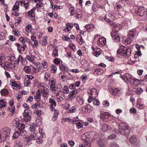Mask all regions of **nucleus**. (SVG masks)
Returning <instances> with one entry per match:
<instances>
[{"instance_id":"69168bd1","label":"nucleus","mask_w":147,"mask_h":147,"mask_svg":"<svg viewBox=\"0 0 147 147\" xmlns=\"http://www.w3.org/2000/svg\"><path fill=\"white\" fill-rule=\"evenodd\" d=\"M35 99L37 100H39L40 99V93L39 92L36 93V94L35 96Z\"/></svg>"},{"instance_id":"4be33fe9","label":"nucleus","mask_w":147,"mask_h":147,"mask_svg":"<svg viewBox=\"0 0 147 147\" xmlns=\"http://www.w3.org/2000/svg\"><path fill=\"white\" fill-rule=\"evenodd\" d=\"M110 115V114L108 112H100V115L99 117H100L101 119L107 118V117Z\"/></svg>"},{"instance_id":"49530a36","label":"nucleus","mask_w":147,"mask_h":147,"mask_svg":"<svg viewBox=\"0 0 147 147\" xmlns=\"http://www.w3.org/2000/svg\"><path fill=\"white\" fill-rule=\"evenodd\" d=\"M13 32L14 35L17 36H19L20 32L18 31V30L16 29H14L13 30Z\"/></svg>"},{"instance_id":"0eeeda50","label":"nucleus","mask_w":147,"mask_h":147,"mask_svg":"<svg viewBox=\"0 0 147 147\" xmlns=\"http://www.w3.org/2000/svg\"><path fill=\"white\" fill-rule=\"evenodd\" d=\"M10 130L9 127H5L0 131V142L4 141L9 136Z\"/></svg>"},{"instance_id":"2f4dec72","label":"nucleus","mask_w":147,"mask_h":147,"mask_svg":"<svg viewBox=\"0 0 147 147\" xmlns=\"http://www.w3.org/2000/svg\"><path fill=\"white\" fill-rule=\"evenodd\" d=\"M44 80L46 82H47L48 80L49 81V78L51 77V75L50 73H49L45 72L44 75Z\"/></svg>"},{"instance_id":"4d7b16f0","label":"nucleus","mask_w":147,"mask_h":147,"mask_svg":"<svg viewBox=\"0 0 147 147\" xmlns=\"http://www.w3.org/2000/svg\"><path fill=\"white\" fill-rule=\"evenodd\" d=\"M75 124H76L77 128L78 129L82 128L83 127V124L80 122H78Z\"/></svg>"},{"instance_id":"338daca9","label":"nucleus","mask_w":147,"mask_h":147,"mask_svg":"<svg viewBox=\"0 0 147 147\" xmlns=\"http://www.w3.org/2000/svg\"><path fill=\"white\" fill-rule=\"evenodd\" d=\"M21 63L23 65H25L27 64V62L26 59L24 58L23 57L21 61Z\"/></svg>"},{"instance_id":"e2e57ef3","label":"nucleus","mask_w":147,"mask_h":147,"mask_svg":"<svg viewBox=\"0 0 147 147\" xmlns=\"http://www.w3.org/2000/svg\"><path fill=\"white\" fill-rule=\"evenodd\" d=\"M76 111L77 109L74 107H72L69 110L71 113L75 112Z\"/></svg>"},{"instance_id":"603ef678","label":"nucleus","mask_w":147,"mask_h":147,"mask_svg":"<svg viewBox=\"0 0 147 147\" xmlns=\"http://www.w3.org/2000/svg\"><path fill=\"white\" fill-rule=\"evenodd\" d=\"M12 86L14 87H16L18 89H20V85L16 82H12Z\"/></svg>"},{"instance_id":"bb28decb","label":"nucleus","mask_w":147,"mask_h":147,"mask_svg":"<svg viewBox=\"0 0 147 147\" xmlns=\"http://www.w3.org/2000/svg\"><path fill=\"white\" fill-rule=\"evenodd\" d=\"M53 111H54V114L52 118V120L53 121H54L57 118L58 116L59 113V111L58 109H57L54 110Z\"/></svg>"},{"instance_id":"f03ea898","label":"nucleus","mask_w":147,"mask_h":147,"mask_svg":"<svg viewBox=\"0 0 147 147\" xmlns=\"http://www.w3.org/2000/svg\"><path fill=\"white\" fill-rule=\"evenodd\" d=\"M44 137L43 136H38L32 133L29 136H26L25 138L24 141L27 143L32 140H36V142L38 144H42L43 142Z\"/></svg>"},{"instance_id":"473e14b6","label":"nucleus","mask_w":147,"mask_h":147,"mask_svg":"<svg viewBox=\"0 0 147 147\" xmlns=\"http://www.w3.org/2000/svg\"><path fill=\"white\" fill-rule=\"evenodd\" d=\"M83 63H82V67H84V69L86 72H87L88 71H89L90 69V65L88 63L86 65H86H84Z\"/></svg>"},{"instance_id":"f704fd0d","label":"nucleus","mask_w":147,"mask_h":147,"mask_svg":"<svg viewBox=\"0 0 147 147\" xmlns=\"http://www.w3.org/2000/svg\"><path fill=\"white\" fill-rule=\"evenodd\" d=\"M61 92L65 94H68L69 92V88L68 86H64Z\"/></svg>"},{"instance_id":"de8ad7c7","label":"nucleus","mask_w":147,"mask_h":147,"mask_svg":"<svg viewBox=\"0 0 147 147\" xmlns=\"http://www.w3.org/2000/svg\"><path fill=\"white\" fill-rule=\"evenodd\" d=\"M20 3L21 5L23 4L26 9H27L28 8V7L29 6V3H25L24 1H20Z\"/></svg>"},{"instance_id":"bf43d9fd","label":"nucleus","mask_w":147,"mask_h":147,"mask_svg":"<svg viewBox=\"0 0 147 147\" xmlns=\"http://www.w3.org/2000/svg\"><path fill=\"white\" fill-rule=\"evenodd\" d=\"M76 98L77 101L80 105H82L83 104L84 101L83 99L80 98H79V99H78V98Z\"/></svg>"},{"instance_id":"58836bf2","label":"nucleus","mask_w":147,"mask_h":147,"mask_svg":"<svg viewBox=\"0 0 147 147\" xmlns=\"http://www.w3.org/2000/svg\"><path fill=\"white\" fill-rule=\"evenodd\" d=\"M40 106V104L39 102H37L32 106V108L33 109H35L39 108Z\"/></svg>"},{"instance_id":"c03bdc74","label":"nucleus","mask_w":147,"mask_h":147,"mask_svg":"<svg viewBox=\"0 0 147 147\" xmlns=\"http://www.w3.org/2000/svg\"><path fill=\"white\" fill-rule=\"evenodd\" d=\"M60 68L62 71H67L68 70V69L66 66L63 65H62L60 67Z\"/></svg>"},{"instance_id":"b1692460","label":"nucleus","mask_w":147,"mask_h":147,"mask_svg":"<svg viewBox=\"0 0 147 147\" xmlns=\"http://www.w3.org/2000/svg\"><path fill=\"white\" fill-rule=\"evenodd\" d=\"M103 73V70L99 68L94 69L93 71V73L95 75H101Z\"/></svg>"},{"instance_id":"393cba45","label":"nucleus","mask_w":147,"mask_h":147,"mask_svg":"<svg viewBox=\"0 0 147 147\" xmlns=\"http://www.w3.org/2000/svg\"><path fill=\"white\" fill-rule=\"evenodd\" d=\"M129 142L131 144H135L138 142V139L135 136H133L129 138Z\"/></svg>"},{"instance_id":"f8f14e48","label":"nucleus","mask_w":147,"mask_h":147,"mask_svg":"<svg viewBox=\"0 0 147 147\" xmlns=\"http://www.w3.org/2000/svg\"><path fill=\"white\" fill-rule=\"evenodd\" d=\"M49 102L50 103L49 107L51 111H53L54 110H56L55 108V107L57 106L55 101L51 98H49Z\"/></svg>"},{"instance_id":"7ed1b4c3","label":"nucleus","mask_w":147,"mask_h":147,"mask_svg":"<svg viewBox=\"0 0 147 147\" xmlns=\"http://www.w3.org/2000/svg\"><path fill=\"white\" fill-rule=\"evenodd\" d=\"M29 130L30 131L36 135H38V136H43V137H45V134L42 128H41L36 124L32 123L31 124L29 128Z\"/></svg>"},{"instance_id":"3c124183","label":"nucleus","mask_w":147,"mask_h":147,"mask_svg":"<svg viewBox=\"0 0 147 147\" xmlns=\"http://www.w3.org/2000/svg\"><path fill=\"white\" fill-rule=\"evenodd\" d=\"M34 113L36 114L38 116H40L42 113L41 110H36L34 111Z\"/></svg>"},{"instance_id":"ddd939ff","label":"nucleus","mask_w":147,"mask_h":147,"mask_svg":"<svg viewBox=\"0 0 147 147\" xmlns=\"http://www.w3.org/2000/svg\"><path fill=\"white\" fill-rule=\"evenodd\" d=\"M135 12L138 16H142L145 13L144 8L142 7H139L137 9H135Z\"/></svg>"},{"instance_id":"2eb2a0df","label":"nucleus","mask_w":147,"mask_h":147,"mask_svg":"<svg viewBox=\"0 0 147 147\" xmlns=\"http://www.w3.org/2000/svg\"><path fill=\"white\" fill-rule=\"evenodd\" d=\"M78 93V90H77L73 89L72 91L69 93V95L68 100L70 101L71 100L74 99Z\"/></svg>"},{"instance_id":"37998d69","label":"nucleus","mask_w":147,"mask_h":147,"mask_svg":"<svg viewBox=\"0 0 147 147\" xmlns=\"http://www.w3.org/2000/svg\"><path fill=\"white\" fill-rule=\"evenodd\" d=\"M136 31L134 30H132L129 31V35L130 36L134 37L136 34Z\"/></svg>"},{"instance_id":"6e6d98bb","label":"nucleus","mask_w":147,"mask_h":147,"mask_svg":"<svg viewBox=\"0 0 147 147\" xmlns=\"http://www.w3.org/2000/svg\"><path fill=\"white\" fill-rule=\"evenodd\" d=\"M108 125L107 124H104L102 126L101 129L104 131H105L107 130Z\"/></svg>"},{"instance_id":"39448f33","label":"nucleus","mask_w":147,"mask_h":147,"mask_svg":"<svg viewBox=\"0 0 147 147\" xmlns=\"http://www.w3.org/2000/svg\"><path fill=\"white\" fill-rule=\"evenodd\" d=\"M118 131L117 133L127 136L129 133L130 130L129 127L126 124L122 123H120L119 125Z\"/></svg>"},{"instance_id":"6ab92c4d","label":"nucleus","mask_w":147,"mask_h":147,"mask_svg":"<svg viewBox=\"0 0 147 147\" xmlns=\"http://www.w3.org/2000/svg\"><path fill=\"white\" fill-rule=\"evenodd\" d=\"M15 45L18 48V50L20 53L21 52V51H24L25 48H26V45L25 44H23L22 46L19 43H16Z\"/></svg>"},{"instance_id":"a211bd4d","label":"nucleus","mask_w":147,"mask_h":147,"mask_svg":"<svg viewBox=\"0 0 147 147\" xmlns=\"http://www.w3.org/2000/svg\"><path fill=\"white\" fill-rule=\"evenodd\" d=\"M106 39L104 38H99L97 41L98 46L101 47H103L106 43Z\"/></svg>"},{"instance_id":"a878e982","label":"nucleus","mask_w":147,"mask_h":147,"mask_svg":"<svg viewBox=\"0 0 147 147\" xmlns=\"http://www.w3.org/2000/svg\"><path fill=\"white\" fill-rule=\"evenodd\" d=\"M47 36H44L42 38V41L40 42L39 44L43 46H46L47 44Z\"/></svg>"},{"instance_id":"6e6552de","label":"nucleus","mask_w":147,"mask_h":147,"mask_svg":"<svg viewBox=\"0 0 147 147\" xmlns=\"http://www.w3.org/2000/svg\"><path fill=\"white\" fill-rule=\"evenodd\" d=\"M26 73H37L39 72V69L32 65L25 66L23 69Z\"/></svg>"},{"instance_id":"9d476101","label":"nucleus","mask_w":147,"mask_h":147,"mask_svg":"<svg viewBox=\"0 0 147 147\" xmlns=\"http://www.w3.org/2000/svg\"><path fill=\"white\" fill-rule=\"evenodd\" d=\"M31 115V111L29 109H26L25 110L23 115L24 119L27 122L30 121Z\"/></svg>"},{"instance_id":"09e8293b","label":"nucleus","mask_w":147,"mask_h":147,"mask_svg":"<svg viewBox=\"0 0 147 147\" xmlns=\"http://www.w3.org/2000/svg\"><path fill=\"white\" fill-rule=\"evenodd\" d=\"M5 59L4 55L3 53H0V65L3 64L2 60Z\"/></svg>"},{"instance_id":"20e7f679","label":"nucleus","mask_w":147,"mask_h":147,"mask_svg":"<svg viewBox=\"0 0 147 147\" xmlns=\"http://www.w3.org/2000/svg\"><path fill=\"white\" fill-rule=\"evenodd\" d=\"M16 59L13 56L11 57L10 60L8 61L5 62L4 64V67L5 69H15L17 67Z\"/></svg>"},{"instance_id":"0e129e2a","label":"nucleus","mask_w":147,"mask_h":147,"mask_svg":"<svg viewBox=\"0 0 147 147\" xmlns=\"http://www.w3.org/2000/svg\"><path fill=\"white\" fill-rule=\"evenodd\" d=\"M143 89L140 88H138L136 91V93L139 94L143 92Z\"/></svg>"},{"instance_id":"c85d7f7f","label":"nucleus","mask_w":147,"mask_h":147,"mask_svg":"<svg viewBox=\"0 0 147 147\" xmlns=\"http://www.w3.org/2000/svg\"><path fill=\"white\" fill-rule=\"evenodd\" d=\"M85 28L88 31H92L94 28V26L92 24H88L85 26Z\"/></svg>"},{"instance_id":"c756f323","label":"nucleus","mask_w":147,"mask_h":147,"mask_svg":"<svg viewBox=\"0 0 147 147\" xmlns=\"http://www.w3.org/2000/svg\"><path fill=\"white\" fill-rule=\"evenodd\" d=\"M36 8L35 7H33L30 11L28 13V15L30 17H33L34 16V12L35 11Z\"/></svg>"},{"instance_id":"c9c22d12","label":"nucleus","mask_w":147,"mask_h":147,"mask_svg":"<svg viewBox=\"0 0 147 147\" xmlns=\"http://www.w3.org/2000/svg\"><path fill=\"white\" fill-rule=\"evenodd\" d=\"M1 93L2 96H5L8 94V91L6 89H3L1 91Z\"/></svg>"},{"instance_id":"7c9ffc66","label":"nucleus","mask_w":147,"mask_h":147,"mask_svg":"<svg viewBox=\"0 0 147 147\" xmlns=\"http://www.w3.org/2000/svg\"><path fill=\"white\" fill-rule=\"evenodd\" d=\"M7 105L6 101L3 99L0 100V108L5 107Z\"/></svg>"},{"instance_id":"412c9836","label":"nucleus","mask_w":147,"mask_h":147,"mask_svg":"<svg viewBox=\"0 0 147 147\" xmlns=\"http://www.w3.org/2000/svg\"><path fill=\"white\" fill-rule=\"evenodd\" d=\"M109 89L110 92L112 93V94L114 95H115L118 94L120 93V92L119 90L113 87H111Z\"/></svg>"},{"instance_id":"1a4fd4ad","label":"nucleus","mask_w":147,"mask_h":147,"mask_svg":"<svg viewBox=\"0 0 147 147\" xmlns=\"http://www.w3.org/2000/svg\"><path fill=\"white\" fill-rule=\"evenodd\" d=\"M50 89L52 92H55L57 91V88L56 87V80L54 78H52L49 80Z\"/></svg>"},{"instance_id":"4468645a","label":"nucleus","mask_w":147,"mask_h":147,"mask_svg":"<svg viewBox=\"0 0 147 147\" xmlns=\"http://www.w3.org/2000/svg\"><path fill=\"white\" fill-rule=\"evenodd\" d=\"M88 135L89 138L92 140H95L98 136V134L94 131L88 132Z\"/></svg>"},{"instance_id":"5701e85b","label":"nucleus","mask_w":147,"mask_h":147,"mask_svg":"<svg viewBox=\"0 0 147 147\" xmlns=\"http://www.w3.org/2000/svg\"><path fill=\"white\" fill-rule=\"evenodd\" d=\"M110 24L111 26H113L115 28V30L116 31L119 30L121 27V26L120 25L114 23L113 22H110Z\"/></svg>"},{"instance_id":"f257e3e1","label":"nucleus","mask_w":147,"mask_h":147,"mask_svg":"<svg viewBox=\"0 0 147 147\" xmlns=\"http://www.w3.org/2000/svg\"><path fill=\"white\" fill-rule=\"evenodd\" d=\"M121 78L127 83H130L132 85L137 86L139 84L140 80L133 77L128 73H127L121 77Z\"/></svg>"},{"instance_id":"864d4df0","label":"nucleus","mask_w":147,"mask_h":147,"mask_svg":"<svg viewBox=\"0 0 147 147\" xmlns=\"http://www.w3.org/2000/svg\"><path fill=\"white\" fill-rule=\"evenodd\" d=\"M31 84V82L30 80H25L24 81V84L25 86H28L30 85Z\"/></svg>"},{"instance_id":"8fccbe9b","label":"nucleus","mask_w":147,"mask_h":147,"mask_svg":"<svg viewBox=\"0 0 147 147\" xmlns=\"http://www.w3.org/2000/svg\"><path fill=\"white\" fill-rule=\"evenodd\" d=\"M26 30L28 33L30 32L32 30V27L30 25H28L26 28Z\"/></svg>"},{"instance_id":"052dcab7","label":"nucleus","mask_w":147,"mask_h":147,"mask_svg":"<svg viewBox=\"0 0 147 147\" xmlns=\"http://www.w3.org/2000/svg\"><path fill=\"white\" fill-rule=\"evenodd\" d=\"M93 103L95 105H99L100 104L99 101L98 100L95 99L93 100Z\"/></svg>"},{"instance_id":"dca6fc26","label":"nucleus","mask_w":147,"mask_h":147,"mask_svg":"<svg viewBox=\"0 0 147 147\" xmlns=\"http://www.w3.org/2000/svg\"><path fill=\"white\" fill-rule=\"evenodd\" d=\"M117 31L113 32L111 33V36L113 40L115 42H118L120 40V38Z\"/></svg>"},{"instance_id":"4c0bfd02","label":"nucleus","mask_w":147,"mask_h":147,"mask_svg":"<svg viewBox=\"0 0 147 147\" xmlns=\"http://www.w3.org/2000/svg\"><path fill=\"white\" fill-rule=\"evenodd\" d=\"M136 106L137 108L140 109H143L145 107L144 105L138 101L137 102Z\"/></svg>"},{"instance_id":"79ce46f5","label":"nucleus","mask_w":147,"mask_h":147,"mask_svg":"<svg viewBox=\"0 0 147 147\" xmlns=\"http://www.w3.org/2000/svg\"><path fill=\"white\" fill-rule=\"evenodd\" d=\"M98 142L99 147H105L104 141L103 140H100Z\"/></svg>"},{"instance_id":"ea45409f","label":"nucleus","mask_w":147,"mask_h":147,"mask_svg":"<svg viewBox=\"0 0 147 147\" xmlns=\"http://www.w3.org/2000/svg\"><path fill=\"white\" fill-rule=\"evenodd\" d=\"M52 55L54 57H56L58 56V50L57 49L55 48L54 49L52 53Z\"/></svg>"},{"instance_id":"f3484780","label":"nucleus","mask_w":147,"mask_h":147,"mask_svg":"<svg viewBox=\"0 0 147 147\" xmlns=\"http://www.w3.org/2000/svg\"><path fill=\"white\" fill-rule=\"evenodd\" d=\"M93 50V55L96 57H98L101 53V50L98 48H96L94 49L93 47H92Z\"/></svg>"},{"instance_id":"5fc2aeb1","label":"nucleus","mask_w":147,"mask_h":147,"mask_svg":"<svg viewBox=\"0 0 147 147\" xmlns=\"http://www.w3.org/2000/svg\"><path fill=\"white\" fill-rule=\"evenodd\" d=\"M25 128V125L23 123H20L18 129L20 131L24 130Z\"/></svg>"},{"instance_id":"a18cd8bd","label":"nucleus","mask_w":147,"mask_h":147,"mask_svg":"<svg viewBox=\"0 0 147 147\" xmlns=\"http://www.w3.org/2000/svg\"><path fill=\"white\" fill-rule=\"evenodd\" d=\"M26 59L30 61H32L34 59V56L31 54L27 55L26 57Z\"/></svg>"},{"instance_id":"423d86ee","label":"nucleus","mask_w":147,"mask_h":147,"mask_svg":"<svg viewBox=\"0 0 147 147\" xmlns=\"http://www.w3.org/2000/svg\"><path fill=\"white\" fill-rule=\"evenodd\" d=\"M117 53H121L124 56L129 57L131 54V49L128 47L120 45L117 51Z\"/></svg>"},{"instance_id":"aec40b11","label":"nucleus","mask_w":147,"mask_h":147,"mask_svg":"<svg viewBox=\"0 0 147 147\" xmlns=\"http://www.w3.org/2000/svg\"><path fill=\"white\" fill-rule=\"evenodd\" d=\"M91 107H92L91 105L89 104H87L82 108L81 110L83 113L90 112L91 111Z\"/></svg>"},{"instance_id":"680f3d73","label":"nucleus","mask_w":147,"mask_h":147,"mask_svg":"<svg viewBox=\"0 0 147 147\" xmlns=\"http://www.w3.org/2000/svg\"><path fill=\"white\" fill-rule=\"evenodd\" d=\"M49 91L48 89L46 88H44L43 90V92L45 94V96L44 94V96H46V94H48Z\"/></svg>"},{"instance_id":"72a5a7b5","label":"nucleus","mask_w":147,"mask_h":147,"mask_svg":"<svg viewBox=\"0 0 147 147\" xmlns=\"http://www.w3.org/2000/svg\"><path fill=\"white\" fill-rule=\"evenodd\" d=\"M57 70V67L55 65H52L51 66L50 71L53 73H55Z\"/></svg>"},{"instance_id":"13d9d810","label":"nucleus","mask_w":147,"mask_h":147,"mask_svg":"<svg viewBox=\"0 0 147 147\" xmlns=\"http://www.w3.org/2000/svg\"><path fill=\"white\" fill-rule=\"evenodd\" d=\"M23 143L20 141L18 142L17 144L14 146V147H22Z\"/></svg>"},{"instance_id":"e433bc0d","label":"nucleus","mask_w":147,"mask_h":147,"mask_svg":"<svg viewBox=\"0 0 147 147\" xmlns=\"http://www.w3.org/2000/svg\"><path fill=\"white\" fill-rule=\"evenodd\" d=\"M20 3V2L18 1H16L14 5L12 10L13 11H15L16 9H18L19 8V5Z\"/></svg>"},{"instance_id":"9b49d317","label":"nucleus","mask_w":147,"mask_h":147,"mask_svg":"<svg viewBox=\"0 0 147 147\" xmlns=\"http://www.w3.org/2000/svg\"><path fill=\"white\" fill-rule=\"evenodd\" d=\"M30 40L32 42L29 41H28V43L33 48L37 47L38 46V44L36 37L32 36L30 37Z\"/></svg>"},{"instance_id":"774afa93","label":"nucleus","mask_w":147,"mask_h":147,"mask_svg":"<svg viewBox=\"0 0 147 147\" xmlns=\"http://www.w3.org/2000/svg\"><path fill=\"white\" fill-rule=\"evenodd\" d=\"M61 60L59 58H56L55 59L54 61L55 63L57 65L59 64Z\"/></svg>"},{"instance_id":"cd10ccee","label":"nucleus","mask_w":147,"mask_h":147,"mask_svg":"<svg viewBox=\"0 0 147 147\" xmlns=\"http://www.w3.org/2000/svg\"><path fill=\"white\" fill-rule=\"evenodd\" d=\"M76 39L78 42H79V44L80 45H82L83 44L84 41L81 36L80 35H79L76 37Z\"/></svg>"},{"instance_id":"a19ab883","label":"nucleus","mask_w":147,"mask_h":147,"mask_svg":"<svg viewBox=\"0 0 147 147\" xmlns=\"http://www.w3.org/2000/svg\"><path fill=\"white\" fill-rule=\"evenodd\" d=\"M131 41V39L129 37L125 38V40H124V43L127 45L130 44Z\"/></svg>"}]
</instances>
